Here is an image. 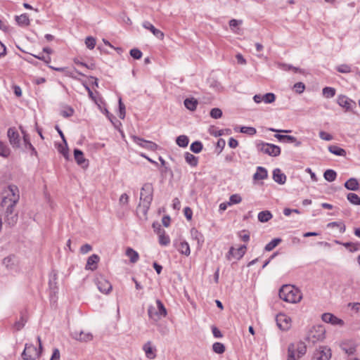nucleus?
I'll return each instance as SVG.
<instances>
[{
	"mask_svg": "<svg viewBox=\"0 0 360 360\" xmlns=\"http://www.w3.org/2000/svg\"><path fill=\"white\" fill-rule=\"evenodd\" d=\"M278 295L281 300L289 303H297L302 298L300 290L290 285H283L279 290Z\"/></svg>",
	"mask_w": 360,
	"mask_h": 360,
	"instance_id": "nucleus-1",
	"label": "nucleus"
},
{
	"mask_svg": "<svg viewBox=\"0 0 360 360\" xmlns=\"http://www.w3.org/2000/svg\"><path fill=\"white\" fill-rule=\"evenodd\" d=\"M307 352V346L300 341L296 344L290 343L288 347L287 360H298Z\"/></svg>",
	"mask_w": 360,
	"mask_h": 360,
	"instance_id": "nucleus-2",
	"label": "nucleus"
},
{
	"mask_svg": "<svg viewBox=\"0 0 360 360\" xmlns=\"http://www.w3.org/2000/svg\"><path fill=\"white\" fill-rule=\"evenodd\" d=\"M37 341L39 342V349L32 344H25V349L22 353V358L24 360H35L36 358L39 357L42 350V345L40 337H37Z\"/></svg>",
	"mask_w": 360,
	"mask_h": 360,
	"instance_id": "nucleus-3",
	"label": "nucleus"
},
{
	"mask_svg": "<svg viewBox=\"0 0 360 360\" xmlns=\"http://www.w3.org/2000/svg\"><path fill=\"white\" fill-rule=\"evenodd\" d=\"M9 191L12 193V197L9 198L6 197V198H4V199L2 201V206L6 207L5 215L9 214L10 212L11 213L16 212H15V207L19 200V195L18 194L16 195L15 193V191H18L17 187L11 186H9Z\"/></svg>",
	"mask_w": 360,
	"mask_h": 360,
	"instance_id": "nucleus-4",
	"label": "nucleus"
},
{
	"mask_svg": "<svg viewBox=\"0 0 360 360\" xmlns=\"http://www.w3.org/2000/svg\"><path fill=\"white\" fill-rule=\"evenodd\" d=\"M157 307L154 306H149L148 309V314L149 318L153 321L157 322L162 317H165L167 315V310L160 300H156Z\"/></svg>",
	"mask_w": 360,
	"mask_h": 360,
	"instance_id": "nucleus-5",
	"label": "nucleus"
},
{
	"mask_svg": "<svg viewBox=\"0 0 360 360\" xmlns=\"http://www.w3.org/2000/svg\"><path fill=\"white\" fill-rule=\"evenodd\" d=\"M259 151L272 157H277L281 154V148L278 146L261 142L257 145Z\"/></svg>",
	"mask_w": 360,
	"mask_h": 360,
	"instance_id": "nucleus-6",
	"label": "nucleus"
},
{
	"mask_svg": "<svg viewBox=\"0 0 360 360\" xmlns=\"http://www.w3.org/2000/svg\"><path fill=\"white\" fill-rule=\"evenodd\" d=\"M325 329L321 326H314L309 332L306 340L313 344L322 340L325 338Z\"/></svg>",
	"mask_w": 360,
	"mask_h": 360,
	"instance_id": "nucleus-7",
	"label": "nucleus"
},
{
	"mask_svg": "<svg viewBox=\"0 0 360 360\" xmlns=\"http://www.w3.org/2000/svg\"><path fill=\"white\" fill-rule=\"evenodd\" d=\"M153 198V187L152 184L146 183L141 189L140 201L141 202L151 203Z\"/></svg>",
	"mask_w": 360,
	"mask_h": 360,
	"instance_id": "nucleus-8",
	"label": "nucleus"
},
{
	"mask_svg": "<svg viewBox=\"0 0 360 360\" xmlns=\"http://www.w3.org/2000/svg\"><path fill=\"white\" fill-rule=\"evenodd\" d=\"M331 356L332 352L330 347L320 346L314 352L311 360H329Z\"/></svg>",
	"mask_w": 360,
	"mask_h": 360,
	"instance_id": "nucleus-9",
	"label": "nucleus"
},
{
	"mask_svg": "<svg viewBox=\"0 0 360 360\" xmlns=\"http://www.w3.org/2000/svg\"><path fill=\"white\" fill-rule=\"evenodd\" d=\"M337 103L340 106L344 108L346 111H352L356 107V102L345 95H339Z\"/></svg>",
	"mask_w": 360,
	"mask_h": 360,
	"instance_id": "nucleus-10",
	"label": "nucleus"
},
{
	"mask_svg": "<svg viewBox=\"0 0 360 360\" xmlns=\"http://www.w3.org/2000/svg\"><path fill=\"white\" fill-rule=\"evenodd\" d=\"M96 283L98 289L104 294H108L112 290L111 283L102 276L96 278Z\"/></svg>",
	"mask_w": 360,
	"mask_h": 360,
	"instance_id": "nucleus-11",
	"label": "nucleus"
},
{
	"mask_svg": "<svg viewBox=\"0 0 360 360\" xmlns=\"http://www.w3.org/2000/svg\"><path fill=\"white\" fill-rule=\"evenodd\" d=\"M290 318L285 314H281L276 317L277 325L282 330H288L290 328Z\"/></svg>",
	"mask_w": 360,
	"mask_h": 360,
	"instance_id": "nucleus-12",
	"label": "nucleus"
},
{
	"mask_svg": "<svg viewBox=\"0 0 360 360\" xmlns=\"http://www.w3.org/2000/svg\"><path fill=\"white\" fill-rule=\"evenodd\" d=\"M134 141L139 145L140 146L148 149L152 151H155L158 148V145L155 143H153L152 141L144 140L141 138H139L138 136H134L133 137Z\"/></svg>",
	"mask_w": 360,
	"mask_h": 360,
	"instance_id": "nucleus-13",
	"label": "nucleus"
},
{
	"mask_svg": "<svg viewBox=\"0 0 360 360\" xmlns=\"http://www.w3.org/2000/svg\"><path fill=\"white\" fill-rule=\"evenodd\" d=\"M274 136L281 142L294 143L296 147H299L302 144V142L293 136L276 134Z\"/></svg>",
	"mask_w": 360,
	"mask_h": 360,
	"instance_id": "nucleus-14",
	"label": "nucleus"
},
{
	"mask_svg": "<svg viewBox=\"0 0 360 360\" xmlns=\"http://www.w3.org/2000/svg\"><path fill=\"white\" fill-rule=\"evenodd\" d=\"M74 157L77 165L82 168H86L89 166V160L84 158L83 152L79 149L74 150Z\"/></svg>",
	"mask_w": 360,
	"mask_h": 360,
	"instance_id": "nucleus-15",
	"label": "nucleus"
},
{
	"mask_svg": "<svg viewBox=\"0 0 360 360\" xmlns=\"http://www.w3.org/2000/svg\"><path fill=\"white\" fill-rule=\"evenodd\" d=\"M72 337L81 342H89L92 340L93 335L91 333H86L82 330L81 331H73L71 333Z\"/></svg>",
	"mask_w": 360,
	"mask_h": 360,
	"instance_id": "nucleus-16",
	"label": "nucleus"
},
{
	"mask_svg": "<svg viewBox=\"0 0 360 360\" xmlns=\"http://www.w3.org/2000/svg\"><path fill=\"white\" fill-rule=\"evenodd\" d=\"M323 321L328 323H331L333 325H342L343 321L338 317L335 316L333 314L330 313H325L321 316Z\"/></svg>",
	"mask_w": 360,
	"mask_h": 360,
	"instance_id": "nucleus-17",
	"label": "nucleus"
},
{
	"mask_svg": "<svg viewBox=\"0 0 360 360\" xmlns=\"http://www.w3.org/2000/svg\"><path fill=\"white\" fill-rule=\"evenodd\" d=\"M150 204L151 203H146V202L145 203V202H141L139 203V205H138L137 209H136V212H137L138 216L141 219H147V214H148V211L150 208Z\"/></svg>",
	"mask_w": 360,
	"mask_h": 360,
	"instance_id": "nucleus-18",
	"label": "nucleus"
},
{
	"mask_svg": "<svg viewBox=\"0 0 360 360\" xmlns=\"http://www.w3.org/2000/svg\"><path fill=\"white\" fill-rule=\"evenodd\" d=\"M8 137L11 145L14 147H19L20 137L18 133L13 129L10 128L8 130Z\"/></svg>",
	"mask_w": 360,
	"mask_h": 360,
	"instance_id": "nucleus-19",
	"label": "nucleus"
},
{
	"mask_svg": "<svg viewBox=\"0 0 360 360\" xmlns=\"http://www.w3.org/2000/svg\"><path fill=\"white\" fill-rule=\"evenodd\" d=\"M142 25L145 29L150 30L158 39H163L164 33L160 30L156 29L150 22L145 21Z\"/></svg>",
	"mask_w": 360,
	"mask_h": 360,
	"instance_id": "nucleus-20",
	"label": "nucleus"
},
{
	"mask_svg": "<svg viewBox=\"0 0 360 360\" xmlns=\"http://www.w3.org/2000/svg\"><path fill=\"white\" fill-rule=\"evenodd\" d=\"M99 260H100V258L97 255L94 254V255H91L87 259L85 269L87 270H91V271L96 270L97 269V264L98 263Z\"/></svg>",
	"mask_w": 360,
	"mask_h": 360,
	"instance_id": "nucleus-21",
	"label": "nucleus"
},
{
	"mask_svg": "<svg viewBox=\"0 0 360 360\" xmlns=\"http://www.w3.org/2000/svg\"><path fill=\"white\" fill-rule=\"evenodd\" d=\"M174 245L176 246L177 250L182 255L186 256H188L191 254L190 246L186 241H179L175 242Z\"/></svg>",
	"mask_w": 360,
	"mask_h": 360,
	"instance_id": "nucleus-22",
	"label": "nucleus"
},
{
	"mask_svg": "<svg viewBox=\"0 0 360 360\" xmlns=\"http://www.w3.org/2000/svg\"><path fill=\"white\" fill-rule=\"evenodd\" d=\"M286 176L281 170L278 168H276L273 170V179L276 183L283 185L286 181Z\"/></svg>",
	"mask_w": 360,
	"mask_h": 360,
	"instance_id": "nucleus-23",
	"label": "nucleus"
},
{
	"mask_svg": "<svg viewBox=\"0 0 360 360\" xmlns=\"http://www.w3.org/2000/svg\"><path fill=\"white\" fill-rule=\"evenodd\" d=\"M143 349L145 352L146 356L150 359H153L155 356L156 349L152 346L150 341H148L143 346Z\"/></svg>",
	"mask_w": 360,
	"mask_h": 360,
	"instance_id": "nucleus-24",
	"label": "nucleus"
},
{
	"mask_svg": "<svg viewBox=\"0 0 360 360\" xmlns=\"http://www.w3.org/2000/svg\"><path fill=\"white\" fill-rule=\"evenodd\" d=\"M191 238L197 241L198 247H201L204 243V236L195 228L191 229Z\"/></svg>",
	"mask_w": 360,
	"mask_h": 360,
	"instance_id": "nucleus-25",
	"label": "nucleus"
},
{
	"mask_svg": "<svg viewBox=\"0 0 360 360\" xmlns=\"http://www.w3.org/2000/svg\"><path fill=\"white\" fill-rule=\"evenodd\" d=\"M55 128L57 130V131L58 132V134L61 137V139L65 144V147H63V146L60 145L58 148V150L65 157L68 155L67 141H66L65 136H64L63 131H61V129H60V127L58 126H56Z\"/></svg>",
	"mask_w": 360,
	"mask_h": 360,
	"instance_id": "nucleus-26",
	"label": "nucleus"
},
{
	"mask_svg": "<svg viewBox=\"0 0 360 360\" xmlns=\"http://www.w3.org/2000/svg\"><path fill=\"white\" fill-rule=\"evenodd\" d=\"M268 176L267 170L263 167H258L253 178L255 180H264Z\"/></svg>",
	"mask_w": 360,
	"mask_h": 360,
	"instance_id": "nucleus-27",
	"label": "nucleus"
},
{
	"mask_svg": "<svg viewBox=\"0 0 360 360\" xmlns=\"http://www.w3.org/2000/svg\"><path fill=\"white\" fill-rule=\"evenodd\" d=\"M345 187L351 191H357L359 188V184L356 179L350 178L345 183Z\"/></svg>",
	"mask_w": 360,
	"mask_h": 360,
	"instance_id": "nucleus-28",
	"label": "nucleus"
},
{
	"mask_svg": "<svg viewBox=\"0 0 360 360\" xmlns=\"http://www.w3.org/2000/svg\"><path fill=\"white\" fill-rule=\"evenodd\" d=\"M184 157L186 162L191 167H196L198 165V158L193 154L186 152L184 154Z\"/></svg>",
	"mask_w": 360,
	"mask_h": 360,
	"instance_id": "nucleus-29",
	"label": "nucleus"
},
{
	"mask_svg": "<svg viewBox=\"0 0 360 360\" xmlns=\"http://www.w3.org/2000/svg\"><path fill=\"white\" fill-rule=\"evenodd\" d=\"M184 103L185 107L191 111L195 110L198 105V101L193 98H186Z\"/></svg>",
	"mask_w": 360,
	"mask_h": 360,
	"instance_id": "nucleus-30",
	"label": "nucleus"
},
{
	"mask_svg": "<svg viewBox=\"0 0 360 360\" xmlns=\"http://www.w3.org/2000/svg\"><path fill=\"white\" fill-rule=\"evenodd\" d=\"M273 215L271 212L268 210L262 211L258 214V220L260 222H267L272 218Z\"/></svg>",
	"mask_w": 360,
	"mask_h": 360,
	"instance_id": "nucleus-31",
	"label": "nucleus"
},
{
	"mask_svg": "<svg viewBox=\"0 0 360 360\" xmlns=\"http://www.w3.org/2000/svg\"><path fill=\"white\" fill-rule=\"evenodd\" d=\"M18 213H11L5 215V221L10 226H14L18 221Z\"/></svg>",
	"mask_w": 360,
	"mask_h": 360,
	"instance_id": "nucleus-32",
	"label": "nucleus"
},
{
	"mask_svg": "<svg viewBox=\"0 0 360 360\" xmlns=\"http://www.w3.org/2000/svg\"><path fill=\"white\" fill-rule=\"evenodd\" d=\"M158 233L160 244L161 245H167L170 242L169 237L165 235V232L164 230H161L160 229H159Z\"/></svg>",
	"mask_w": 360,
	"mask_h": 360,
	"instance_id": "nucleus-33",
	"label": "nucleus"
},
{
	"mask_svg": "<svg viewBox=\"0 0 360 360\" xmlns=\"http://www.w3.org/2000/svg\"><path fill=\"white\" fill-rule=\"evenodd\" d=\"M328 150L331 153L339 156H345L347 154L345 149L340 148L337 146H330L328 147Z\"/></svg>",
	"mask_w": 360,
	"mask_h": 360,
	"instance_id": "nucleus-34",
	"label": "nucleus"
},
{
	"mask_svg": "<svg viewBox=\"0 0 360 360\" xmlns=\"http://www.w3.org/2000/svg\"><path fill=\"white\" fill-rule=\"evenodd\" d=\"M126 255L129 257L131 263H135L139 259V254L136 251L134 250L131 248H128L126 250Z\"/></svg>",
	"mask_w": 360,
	"mask_h": 360,
	"instance_id": "nucleus-35",
	"label": "nucleus"
},
{
	"mask_svg": "<svg viewBox=\"0 0 360 360\" xmlns=\"http://www.w3.org/2000/svg\"><path fill=\"white\" fill-rule=\"evenodd\" d=\"M17 23L20 26H27L30 24V19L27 14H22L15 17Z\"/></svg>",
	"mask_w": 360,
	"mask_h": 360,
	"instance_id": "nucleus-36",
	"label": "nucleus"
},
{
	"mask_svg": "<svg viewBox=\"0 0 360 360\" xmlns=\"http://www.w3.org/2000/svg\"><path fill=\"white\" fill-rule=\"evenodd\" d=\"M27 321V316L24 313H21V316L19 321H16L14 324V327L17 330H21Z\"/></svg>",
	"mask_w": 360,
	"mask_h": 360,
	"instance_id": "nucleus-37",
	"label": "nucleus"
},
{
	"mask_svg": "<svg viewBox=\"0 0 360 360\" xmlns=\"http://www.w3.org/2000/svg\"><path fill=\"white\" fill-rule=\"evenodd\" d=\"M328 228H334L337 227L339 229V231L340 233H343L345 231V225L342 221H333L330 222L327 224Z\"/></svg>",
	"mask_w": 360,
	"mask_h": 360,
	"instance_id": "nucleus-38",
	"label": "nucleus"
},
{
	"mask_svg": "<svg viewBox=\"0 0 360 360\" xmlns=\"http://www.w3.org/2000/svg\"><path fill=\"white\" fill-rule=\"evenodd\" d=\"M349 202L355 205H360V197L354 193H349L347 195Z\"/></svg>",
	"mask_w": 360,
	"mask_h": 360,
	"instance_id": "nucleus-39",
	"label": "nucleus"
},
{
	"mask_svg": "<svg viewBox=\"0 0 360 360\" xmlns=\"http://www.w3.org/2000/svg\"><path fill=\"white\" fill-rule=\"evenodd\" d=\"M189 142L188 138L185 135L179 136L176 139V143L179 147L185 148Z\"/></svg>",
	"mask_w": 360,
	"mask_h": 360,
	"instance_id": "nucleus-40",
	"label": "nucleus"
},
{
	"mask_svg": "<svg viewBox=\"0 0 360 360\" xmlns=\"http://www.w3.org/2000/svg\"><path fill=\"white\" fill-rule=\"evenodd\" d=\"M323 176L326 180L329 182H332L335 180L337 177V173L333 169H327L324 174Z\"/></svg>",
	"mask_w": 360,
	"mask_h": 360,
	"instance_id": "nucleus-41",
	"label": "nucleus"
},
{
	"mask_svg": "<svg viewBox=\"0 0 360 360\" xmlns=\"http://www.w3.org/2000/svg\"><path fill=\"white\" fill-rule=\"evenodd\" d=\"M56 279H57V274L54 271H53L50 274V278H49V288L53 291H54L57 288Z\"/></svg>",
	"mask_w": 360,
	"mask_h": 360,
	"instance_id": "nucleus-42",
	"label": "nucleus"
},
{
	"mask_svg": "<svg viewBox=\"0 0 360 360\" xmlns=\"http://www.w3.org/2000/svg\"><path fill=\"white\" fill-rule=\"evenodd\" d=\"M335 89L333 87H324L322 90V93L323 96H325L327 98H330L335 96Z\"/></svg>",
	"mask_w": 360,
	"mask_h": 360,
	"instance_id": "nucleus-43",
	"label": "nucleus"
},
{
	"mask_svg": "<svg viewBox=\"0 0 360 360\" xmlns=\"http://www.w3.org/2000/svg\"><path fill=\"white\" fill-rule=\"evenodd\" d=\"M281 242V238H274L271 242L267 243L264 248L265 251L269 252L275 248Z\"/></svg>",
	"mask_w": 360,
	"mask_h": 360,
	"instance_id": "nucleus-44",
	"label": "nucleus"
},
{
	"mask_svg": "<svg viewBox=\"0 0 360 360\" xmlns=\"http://www.w3.org/2000/svg\"><path fill=\"white\" fill-rule=\"evenodd\" d=\"M190 149L195 153H199L202 150V144L199 141H194L191 143Z\"/></svg>",
	"mask_w": 360,
	"mask_h": 360,
	"instance_id": "nucleus-45",
	"label": "nucleus"
},
{
	"mask_svg": "<svg viewBox=\"0 0 360 360\" xmlns=\"http://www.w3.org/2000/svg\"><path fill=\"white\" fill-rule=\"evenodd\" d=\"M212 349L215 353L221 354L225 352V346L221 342H215L212 345Z\"/></svg>",
	"mask_w": 360,
	"mask_h": 360,
	"instance_id": "nucleus-46",
	"label": "nucleus"
},
{
	"mask_svg": "<svg viewBox=\"0 0 360 360\" xmlns=\"http://www.w3.org/2000/svg\"><path fill=\"white\" fill-rule=\"evenodd\" d=\"M336 70L341 73H349L352 72L350 65L347 64H341L335 68Z\"/></svg>",
	"mask_w": 360,
	"mask_h": 360,
	"instance_id": "nucleus-47",
	"label": "nucleus"
},
{
	"mask_svg": "<svg viewBox=\"0 0 360 360\" xmlns=\"http://www.w3.org/2000/svg\"><path fill=\"white\" fill-rule=\"evenodd\" d=\"M262 98L265 103H271L275 101L276 96L273 93H267L263 95Z\"/></svg>",
	"mask_w": 360,
	"mask_h": 360,
	"instance_id": "nucleus-48",
	"label": "nucleus"
},
{
	"mask_svg": "<svg viewBox=\"0 0 360 360\" xmlns=\"http://www.w3.org/2000/svg\"><path fill=\"white\" fill-rule=\"evenodd\" d=\"M242 200V198L238 194L231 195L229 198V202H228L229 205H231L233 204L240 203Z\"/></svg>",
	"mask_w": 360,
	"mask_h": 360,
	"instance_id": "nucleus-49",
	"label": "nucleus"
},
{
	"mask_svg": "<svg viewBox=\"0 0 360 360\" xmlns=\"http://www.w3.org/2000/svg\"><path fill=\"white\" fill-rule=\"evenodd\" d=\"M240 131L249 135H255L257 133L256 129L252 127H242Z\"/></svg>",
	"mask_w": 360,
	"mask_h": 360,
	"instance_id": "nucleus-50",
	"label": "nucleus"
},
{
	"mask_svg": "<svg viewBox=\"0 0 360 360\" xmlns=\"http://www.w3.org/2000/svg\"><path fill=\"white\" fill-rule=\"evenodd\" d=\"M210 115L214 119H219L222 116V111L218 108H214L211 110Z\"/></svg>",
	"mask_w": 360,
	"mask_h": 360,
	"instance_id": "nucleus-51",
	"label": "nucleus"
},
{
	"mask_svg": "<svg viewBox=\"0 0 360 360\" xmlns=\"http://www.w3.org/2000/svg\"><path fill=\"white\" fill-rule=\"evenodd\" d=\"M85 44L89 49H94L96 46V39L93 37H87L85 39Z\"/></svg>",
	"mask_w": 360,
	"mask_h": 360,
	"instance_id": "nucleus-52",
	"label": "nucleus"
},
{
	"mask_svg": "<svg viewBox=\"0 0 360 360\" xmlns=\"http://www.w3.org/2000/svg\"><path fill=\"white\" fill-rule=\"evenodd\" d=\"M246 249L247 248L245 245H241L238 249H235L236 257L238 259H240L245 255Z\"/></svg>",
	"mask_w": 360,
	"mask_h": 360,
	"instance_id": "nucleus-53",
	"label": "nucleus"
},
{
	"mask_svg": "<svg viewBox=\"0 0 360 360\" xmlns=\"http://www.w3.org/2000/svg\"><path fill=\"white\" fill-rule=\"evenodd\" d=\"M125 105L122 102V98H119V117L120 119H124L125 117Z\"/></svg>",
	"mask_w": 360,
	"mask_h": 360,
	"instance_id": "nucleus-54",
	"label": "nucleus"
},
{
	"mask_svg": "<svg viewBox=\"0 0 360 360\" xmlns=\"http://www.w3.org/2000/svg\"><path fill=\"white\" fill-rule=\"evenodd\" d=\"M10 154V150L7 148L4 143L0 141V155L3 157H8Z\"/></svg>",
	"mask_w": 360,
	"mask_h": 360,
	"instance_id": "nucleus-55",
	"label": "nucleus"
},
{
	"mask_svg": "<svg viewBox=\"0 0 360 360\" xmlns=\"http://www.w3.org/2000/svg\"><path fill=\"white\" fill-rule=\"evenodd\" d=\"M293 89L298 94L302 93L305 89V85L302 82H297L293 86Z\"/></svg>",
	"mask_w": 360,
	"mask_h": 360,
	"instance_id": "nucleus-56",
	"label": "nucleus"
},
{
	"mask_svg": "<svg viewBox=\"0 0 360 360\" xmlns=\"http://www.w3.org/2000/svg\"><path fill=\"white\" fill-rule=\"evenodd\" d=\"M130 56L134 59H140L142 57V52L138 49H132L130 51Z\"/></svg>",
	"mask_w": 360,
	"mask_h": 360,
	"instance_id": "nucleus-57",
	"label": "nucleus"
},
{
	"mask_svg": "<svg viewBox=\"0 0 360 360\" xmlns=\"http://www.w3.org/2000/svg\"><path fill=\"white\" fill-rule=\"evenodd\" d=\"M319 137L325 141H331L333 139V136L326 131H321L319 132Z\"/></svg>",
	"mask_w": 360,
	"mask_h": 360,
	"instance_id": "nucleus-58",
	"label": "nucleus"
},
{
	"mask_svg": "<svg viewBox=\"0 0 360 360\" xmlns=\"http://www.w3.org/2000/svg\"><path fill=\"white\" fill-rule=\"evenodd\" d=\"M13 259L14 257L13 256H8L7 257H5L3 260V264L6 266L9 267L11 265L13 264Z\"/></svg>",
	"mask_w": 360,
	"mask_h": 360,
	"instance_id": "nucleus-59",
	"label": "nucleus"
},
{
	"mask_svg": "<svg viewBox=\"0 0 360 360\" xmlns=\"http://www.w3.org/2000/svg\"><path fill=\"white\" fill-rule=\"evenodd\" d=\"M282 66H283V69L284 70H292L295 72H302L301 69L296 68V67H293L292 65H283Z\"/></svg>",
	"mask_w": 360,
	"mask_h": 360,
	"instance_id": "nucleus-60",
	"label": "nucleus"
},
{
	"mask_svg": "<svg viewBox=\"0 0 360 360\" xmlns=\"http://www.w3.org/2000/svg\"><path fill=\"white\" fill-rule=\"evenodd\" d=\"M92 250L91 245L89 244H84L80 248V252L82 254H86Z\"/></svg>",
	"mask_w": 360,
	"mask_h": 360,
	"instance_id": "nucleus-61",
	"label": "nucleus"
},
{
	"mask_svg": "<svg viewBox=\"0 0 360 360\" xmlns=\"http://www.w3.org/2000/svg\"><path fill=\"white\" fill-rule=\"evenodd\" d=\"M184 215L188 220H191L193 216L192 210L189 207H186L184 209Z\"/></svg>",
	"mask_w": 360,
	"mask_h": 360,
	"instance_id": "nucleus-62",
	"label": "nucleus"
},
{
	"mask_svg": "<svg viewBox=\"0 0 360 360\" xmlns=\"http://www.w3.org/2000/svg\"><path fill=\"white\" fill-rule=\"evenodd\" d=\"M50 360H60V351L58 349L55 348L53 351L52 356Z\"/></svg>",
	"mask_w": 360,
	"mask_h": 360,
	"instance_id": "nucleus-63",
	"label": "nucleus"
},
{
	"mask_svg": "<svg viewBox=\"0 0 360 360\" xmlns=\"http://www.w3.org/2000/svg\"><path fill=\"white\" fill-rule=\"evenodd\" d=\"M74 113V110L72 108H69L67 110H63L61 112V115L64 117H71Z\"/></svg>",
	"mask_w": 360,
	"mask_h": 360,
	"instance_id": "nucleus-64",
	"label": "nucleus"
}]
</instances>
